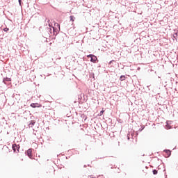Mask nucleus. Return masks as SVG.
I'll return each mask as SVG.
<instances>
[{"label":"nucleus","mask_w":178,"mask_h":178,"mask_svg":"<svg viewBox=\"0 0 178 178\" xmlns=\"http://www.w3.org/2000/svg\"><path fill=\"white\" fill-rule=\"evenodd\" d=\"M19 149H20V146L19 145H13V150L14 151V152H16V151H19Z\"/></svg>","instance_id":"f03ea898"},{"label":"nucleus","mask_w":178,"mask_h":178,"mask_svg":"<svg viewBox=\"0 0 178 178\" xmlns=\"http://www.w3.org/2000/svg\"><path fill=\"white\" fill-rule=\"evenodd\" d=\"M58 33H59V30L55 27H53V35H58Z\"/></svg>","instance_id":"20e7f679"},{"label":"nucleus","mask_w":178,"mask_h":178,"mask_svg":"<svg viewBox=\"0 0 178 178\" xmlns=\"http://www.w3.org/2000/svg\"><path fill=\"white\" fill-rule=\"evenodd\" d=\"M34 124H35V121H34V120H31V122H30V123H29L30 127H33V126H34Z\"/></svg>","instance_id":"0eeeda50"},{"label":"nucleus","mask_w":178,"mask_h":178,"mask_svg":"<svg viewBox=\"0 0 178 178\" xmlns=\"http://www.w3.org/2000/svg\"><path fill=\"white\" fill-rule=\"evenodd\" d=\"M57 24V26H59V24Z\"/></svg>","instance_id":"6ab92c4d"},{"label":"nucleus","mask_w":178,"mask_h":178,"mask_svg":"<svg viewBox=\"0 0 178 178\" xmlns=\"http://www.w3.org/2000/svg\"><path fill=\"white\" fill-rule=\"evenodd\" d=\"M153 175H158V170H153Z\"/></svg>","instance_id":"f8f14e48"},{"label":"nucleus","mask_w":178,"mask_h":178,"mask_svg":"<svg viewBox=\"0 0 178 178\" xmlns=\"http://www.w3.org/2000/svg\"><path fill=\"white\" fill-rule=\"evenodd\" d=\"M47 32L49 34V33L51 34H52V29H51L50 27L47 28Z\"/></svg>","instance_id":"1a4fd4ad"},{"label":"nucleus","mask_w":178,"mask_h":178,"mask_svg":"<svg viewBox=\"0 0 178 178\" xmlns=\"http://www.w3.org/2000/svg\"><path fill=\"white\" fill-rule=\"evenodd\" d=\"M31 108H40L41 106L38 103H32L31 104Z\"/></svg>","instance_id":"7ed1b4c3"},{"label":"nucleus","mask_w":178,"mask_h":178,"mask_svg":"<svg viewBox=\"0 0 178 178\" xmlns=\"http://www.w3.org/2000/svg\"><path fill=\"white\" fill-rule=\"evenodd\" d=\"M92 75L93 76V78H94V74H92Z\"/></svg>","instance_id":"aec40b11"},{"label":"nucleus","mask_w":178,"mask_h":178,"mask_svg":"<svg viewBox=\"0 0 178 178\" xmlns=\"http://www.w3.org/2000/svg\"><path fill=\"white\" fill-rule=\"evenodd\" d=\"M3 31L6 32L9 31V28H4Z\"/></svg>","instance_id":"ddd939ff"},{"label":"nucleus","mask_w":178,"mask_h":178,"mask_svg":"<svg viewBox=\"0 0 178 178\" xmlns=\"http://www.w3.org/2000/svg\"><path fill=\"white\" fill-rule=\"evenodd\" d=\"M9 81H12V79L8 77L3 79V83H4V84H6V82Z\"/></svg>","instance_id":"39448f33"},{"label":"nucleus","mask_w":178,"mask_h":178,"mask_svg":"<svg viewBox=\"0 0 178 178\" xmlns=\"http://www.w3.org/2000/svg\"><path fill=\"white\" fill-rule=\"evenodd\" d=\"M112 62H115V60L110 61L109 65H111V63H112Z\"/></svg>","instance_id":"f3484780"},{"label":"nucleus","mask_w":178,"mask_h":178,"mask_svg":"<svg viewBox=\"0 0 178 178\" xmlns=\"http://www.w3.org/2000/svg\"><path fill=\"white\" fill-rule=\"evenodd\" d=\"M164 152H165V153L167 154V155H168V156H170V155H171L170 150H169V149H165V150H164Z\"/></svg>","instance_id":"6e6552de"},{"label":"nucleus","mask_w":178,"mask_h":178,"mask_svg":"<svg viewBox=\"0 0 178 178\" xmlns=\"http://www.w3.org/2000/svg\"><path fill=\"white\" fill-rule=\"evenodd\" d=\"M88 58H90V62L95 63L98 59L94 54H89L87 56Z\"/></svg>","instance_id":"f257e3e1"},{"label":"nucleus","mask_w":178,"mask_h":178,"mask_svg":"<svg viewBox=\"0 0 178 178\" xmlns=\"http://www.w3.org/2000/svg\"><path fill=\"white\" fill-rule=\"evenodd\" d=\"M83 168H87V165H83Z\"/></svg>","instance_id":"a211bd4d"},{"label":"nucleus","mask_w":178,"mask_h":178,"mask_svg":"<svg viewBox=\"0 0 178 178\" xmlns=\"http://www.w3.org/2000/svg\"><path fill=\"white\" fill-rule=\"evenodd\" d=\"M120 80L121 81H123L126 80V76H125L124 75H122V76H120Z\"/></svg>","instance_id":"9d476101"},{"label":"nucleus","mask_w":178,"mask_h":178,"mask_svg":"<svg viewBox=\"0 0 178 178\" xmlns=\"http://www.w3.org/2000/svg\"><path fill=\"white\" fill-rule=\"evenodd\" d=\"M127 139H128V140H130V134H128V135H127Z\"/></svg>","instance_id":"2eb2a0df"},{"label":"nucleus","mask_w":178,"mask_h":178,"mask_svg":"<svg viewBox=\"0 0 178 178\" xmlns=\"http://www.w3.org/2000/svg\"><path fill=\"white\" fill-rule=\"evenodd\" d=\"M92 178H95V177H92Z\"/></svg>","instance_id":"412c9836"},{"label":"nucleus","mask_w":178,"mask_h":178,"mask_svg":"<svg viewBox=\"0 0 178 178\" xmlns=\"http://www.w3.org/2000/svg\"><path fill=\"white\" fill-rule=\"evenodd\" d=\"M70 17L71 22H74V20H76V17H74L73 15H71Z\"/></svg>","instance_id":"9b49d317"},{"label":"nucleus","mask_w":178,"mask_h":178,"mask_svg":"<svg viewBox=\"0 0 178 178\" xmlns=\"http://www.w3.org/2000/svg\"><path fill=\"white\" fill-rule=\"evenodd\" d=\"M104 110H102V111H100L99 115H100V116H102V114L104 113Z\"/></svg>","instance_id":"4468645a"},{"label":"nucleus","mask_w":178,"mask_h":178,"mask_svg":"<svg viewBox=\"0 0 178 178\" xmlns=\"http://www.w3.org/2000/svg\"><path fill=\"white\" fill-rule=\"evenodd\" d=\"M19 5H22V0H18Z\"/></svg>","instance_id":"dca6fc26"},{"label":"nucleus","mask_w":178,"mask_h":178,"mask_svg":"<svg viewBox=\"0 0 178 178\" xmlns=\"http://www.w3.org/2000/svg\"><path fill=\"white\" fill-rule=\"evenodd\" d=\"M33 152V150H31V149H29L28 150H27V155H28V156H29V158H31V156H33L32 155H31V153Z\"/></svg>","instance_id":"423d86ee"}]
</instances>
